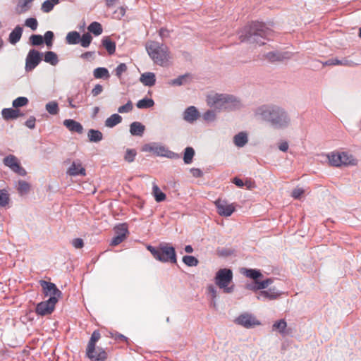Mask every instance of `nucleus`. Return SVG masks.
Here are the masks:
<instances>
[{"instance_id":"1","label":"nucleus","mask_w":361,"mask_h":361,"mask_svg":"<svg viewBox=\"0 0 361 361\" xmlns=\"http://www.w3.org/2000/svg\"><path fill=\"white\" fill-rule=\"evenodd\" d=\"M256 116L262 121L269 122L274 128L283 129L290 124V118L287 112L277 106H262L257 109Z\"/></svg>"},{"instance_id":"2","label":"nucleus","mask_w":361,"mask_h":361,"mask_svg":"<svg viewBox=\"0 0 361 361\" xmlns=\"http://www.w3.org/2000/svg\"><path fill=\"white\" fill-rule=\"evenodd\" d=\"M245 35H240L242 42L248 41L250 43H257L259 45L264 44L262 39L267 38L271 32L261 23H253L245 30Z\"/></svg>"},{"instance_id":"3","label":"nucleus","mask_w":361,"mask_h":361,"mask_svg":"<svg viewBox=\"0 0 361 361\" xmlns=\"http://www.w3.org/2000/svg\"><path fill=\"white\" fill-rule=\"evenodd\" d=\"M148 54L153 61L161 66H167L171 59L169 48L156 42H150L146 46Z\"/></svg>"},{"instance_id":"4","label":"nucleus","mask_w":361,"mask_h":361,"mask_svg":"<svg viewBox=\"0 0 361 361\" xmlns=\"http://www.w3.org/2000/svg\"><path fill=\"white\" fill-rule=\"evenodd\" d=\"M147 249L150 252L153 257L159 262L173 264L177 262L175 248L169 243H162L157 247L148 245Z\"/></svg>"},{"instance_id":"5","label":"nucleus","mask_w":361,"mask_h":361,"mask_svg":"<svg viewBox=\"0 0 361 361\" xmlns=\"http://www.w3.org/2000/svg\"><path fill=\"white\" fill-rule=\"evenodd\" d=\"M101 335L98 330L92 334L86 348V355L92 361H105L107 353L100 347L96 348V343L100 339Z\"/></svg>"},{"instance_id":"6","label":"nucleus","mask_w":361,"mask_h":361,"mask_svg":"<svg viewBox=\"0 0 361 361\" xmlns=\"http://www.w3.org/2000/svg\"><path fill=\"white\" fill-rule=\"evenodd\" d=\"M328 159L331 166L339 167L341 166H355L357 161L351 154L347 152H333L328 154Z\"/></svg>"},{"instance_id":"7","label":"nucleus","mask_w":361,"mask_h":361,"mask_svg":"<svg viewBox=\"0 0 361 361\" xmlns=\"http://www.w3.org/2000/svg\"><path fill=\"white\" fill-rule=\"evenodd\" d=\"M240 272L246 277L252 279L255 281V285L251 288L252 290L264 289L273 282L271 279L259 281V279L262 277V274L257 269L243 268L241 269Z\"/></svg>"},{"instance_id":"8","label":"nucleus","mask_w":361,"mask_h":361,"mask_svg":"<svg viewBox=\"0 0 361 361\" xmlns=\"http://www.w3.org/2000/svg\"><path fill=\"white\" fill-rule=\"evenodd\" d=\"M233 279V272L229 269H219L215 276V283L220 288H223L224 291L230 293L233 291V286L228 287L229 283Z\"/></svg>"},{"instance_id":"9","label":"nucleus","mask_w":361,"mask_h":361,"mask_svg":"<svg viewBox=\"0 0 361 361\" xmlns=\"http://www.w3.org/2000/svg\"><path fill=\"white\" fill-rule=\"evenodd\" d=\"M39 284L42 288L43 293L45 297H49V298H52L54 297L57 300V302L59 301L62 293L54 283L41 280L39 281Z\"/></svg>"},{"instance_id":"10","label":"nucleus","mask_w":361,"mask_h":361,"mask_svg":"<svg viewBox=\"0 0 361 361\" xmlns=\"http://www.w3.org/2000/svg\"><path fill=\"white\" fill-rule=\"evenodd\" d=\"M3 162L5 166L18 175L22 176L26 175V171L20 166L19 160L16 156L13 154L6 156L4 158Z\"/></svg>"},{"instance_id":"11","label":"nucleus","mask_w":361,"mask_h":361,"mask_svg":"<svg viewBox=\"0 0 361 361\" xmlns=\"http://www.w3.org/2000/svg\"><path fill=\"white\" fill-rule=\"evenodd\" d=\"M57 300L55 298H49L46 301L41 302L36 307V313L41 316L50 314L54 310Z\"/></svg>"},{"instance_id":"12","label":"nucleus","mask_w":361,"mask_h":361,"mask_svg":"<svg viewBox=\"0 0 361 361\" xmlns=\"http://www.w3.org/2000/svg\"><path fill=\"white\" fill-rule=\"evenodd\" d=\"M235 323L246 329H250L260 324L255 316L249 313H243L235 319Z\"/></svg>"},{"instance_id":"13","label":"nucleus","mask_w":361,"mask_h":361,"mask_svg":"<svg viewBox=\"0 0 361 361\" xmlns=\"http://www.w3.org/2000/svg\"><path fill=\"white\" fill-rule=\"evenodd\" d=\"M214 204L218 214L222 216H230L235 210V205L233 203L229 204L226 200L218 199Z\"/></svg>"},{"instance_id":"14","label":"nucleus","mask_w":361,"mask_h":361,"mask_svg":"<svg viewBox=\"0 0 361 361\" xmlns=\"http://www.w3.org/2000/svg\"><path fill=\"white\" fill-rule=\"evenodd\" d=\"M42 61V54L35 49H31L26 57L25 70H33Z\"/></svg>"},{"instance_id":"15","label":"nucleus","mask_w":361,"mask_h":361,"mask_svg":"<svg viewBox=\"0 0 361 361\" xmlns=\"http://www.w3.org/2000/svg\"><path fill=\"white\" fill-rule=\"evenodd\" d=\"M230 101V97L224 94H211L207 97V102L210 106H221Z\"/></svg>"},{"instance_id":"16","label":"nucleus","mask_w":361,"mask_h":361,"mask_svg":"<svg viewBox=\"0 0 361 361\" xmlns=\"http://www.w3.org/2000/svg\"><path fill=\"white\" fill-rule=\"evenodd\" d=\"M67 174L71 176H85V169L82 166L80 161H73L67 170Z\"/></svg>"},{"instance_id":"17","label":"nucleus","mask_w":361,"mask_h":361,"mask_svg":"<svg viewBox=\"0 0 361 361\" xmlns=\"http://www.w3.org/2000/svg\"><path fill=\"white\" fill-rule=\"evenodd\" d=\"M198 117L199 113L197 109L193 106L187 108L183 114L184 120L190 123L195 121Z\"/></svg>"},{"instance_id":"18","label":"nucleus","mask_w":361,"mask_h":361,"mask_svg":"<svg viewBox=\"0 0 361 361\" xmlns=\"http://www.w3.org/2000/svg\"><path fill=\"white\" fill-rule=\"evenodd\" d=\"M63 125L71 132H76L78 133H82V126L73 119H66L63 121Z\"/></svg>"},{"instance_id":"19","label":"nucleus","mask_w":361,"mask_h":361,"mask_svg":"<svg viewBox=\"0 0 361 361\" xmlns=\"http://www.w3.org/2000/svg\"><path fill=\"white\" fill-rule=\"evenodd\" d=\"M140 82L146 86H153L156 82V77L154 73L147 72L141 75Z\"/></svg>"},{"instance_id":"20","label":"nucleus","mask_w":361,"mask_h":361,"mask_svg":"<svg viewBox=\"0 0 361 361\" xmlns=\"http://www.w3.org/2000/svg\"><path fill=\"white\" fill-rule=\"evenodd\" d=\"M22 33L23 28L20 26L17 25L9 35V42L12 44H16L20 39Z\"/></svg>"},{"instance_id":"21","label":"nucleus","mask_w":361,"mask_h":361,"mask_svg":"<svg viewBox=\"0 0 361 361\" xmlns=\"http://www.w3.org/2000/svg\"><path fill=\"white\" fill-rule=\"evenodd\" d=\"M1 114L5 120L16 119L21 116L19 110L12 108L4 109Z\"/></svg>"},{"instance_id":"22","label":"nucleus","mask_w":361,"mask_h":361,"mask_svg":"<svg viewBox=\"0 0 361 361\" xmlns=\"http://www.w3.org/2000/svg\"><path fill=\"white\" fill-rule=\"evenodd\" d=\"M145 127L140 122H133L130 126V132L133 135L142 136Z\"/></svg>"},{"instance_id":"23","label":"nucleus","mask_w":361,"mask_h":361,"mask_svg":"<svg viewBox=\"0 0 361 361\" xmlns=\"http://www.w3.org/2000/svg\"><path fill=\"white\" fill-rule=\"evenodd\" d=\"M31 4L26 1V0H18V2L15 8V12L18 15L24 13L30 10Z\"/></svg>"},{"instance_id":"24","label":"nucleus","mask_w":361,"mask_h":361,"mask_svg":"<svg viewBox=\"0 0 361 361\" xmlns=\"http://www.w3.org/2000/svg\"><path fill=\"white\" fill-rule=\"evenodd\" d=\"M279 294L274 290H262L257 295L258 300H274L276 299Z\"/></svg>"},{"instance_id":"25","label":"nucleus","mask_w":361,"mask_h":361,"mask_svg":"<svg viewBox=\"0 0 361 361\" xmlns=\"http://www.w3.org/2000/svg\"><path fill=\"white\" fill-rule=\"evenodd\" d=\"M247 136L245 133L240 132L233 138V142L237 147H242L247 142Z\"/></svg>"},{"instance_id":"26","label":"nucleus","mask_w":361,"mask_h":361,"mask_svg":"<svg viewBox=\"0 0 361 361\" xmlns=\"http://www.w3.org/2000/svg\"><path fill=\"white\" fill-rule=\"evenodd\" d=\"M87 137L90 142H98L103 139L102 133L97 130L90 129L87 133Z\"/></svg>"},{"instance_id":"27","label":"nucleus","mask_w":361,"mask_h":361,"mask_svg":"<svg viewBox=\"0 0 361 361\" xmlns=\"http://www.w3.org/2000/svg\"><path fill=\"white\" fill-rule=\"evenodd\" d=\"M80 35L77 31H72L67 34L66 37V43L68 44H76L79 43Z\"/></svg>"},{"instance_id":"28","label":"nucleus","mask_w":361,"mask_h":361,"mask_svg":"<svg viewBox=\"0 0 361 361\" xmlns=\"http://www.w3.org/2000/svg\"><path fill=\"white\" fill-rule=\"evenodd\" d=\"M265 59L270 62L282 61L288 58L284 54L278 52H269L264 56Z\"/></svg>"},{"instance_id":"29","label":"nucleus","mask_w":361,"mask_h":361,"mask_svg":"<svg viewBox=\"0 0 361 361\" xmlns=\"http://www.w3.org/2000/svg\"><path fill=\"white\" fill-rule=\"evenodd\" d=\"M122 121V118L117 114H112L105 121V126L108 128H113L117 124L120 123Z\"/></svg>"},{"instance_id":"30","label":"nucleus","mask_w":361,"mask_h":361,"mask_svg":"<svg viewBox=\"0 0 361 361\" xmlns=\"http://www.w3.org/2000/svg\"><path fill=\"white\" fill-rule=\"evenodd\" d=\"M93 75L97 79H108L110 77L109 71L106 68H97L93 71Z\"/></svg>"},{"instance_id":"31","label":"nucleus","mask_w":361,"mask_h":361,"mask_svg":"<svg viewBox=\"0 0 361 361\" xmlns=\"http://www.w3.org/2000/svg\"><path fill=\"white\" fill-rule=\"evenodd\" d=\"M152 195L157 202H160L166 200V195L161 191L158 185L154 183L152 187Z\"/></svg>"},{"instance_id":"32","label":"nucleus","mask_w":361,"mask_h":361,"mask_svg":"<svg viewBox=\"0 0 361 361\" xmlns=\"http://www.w3.org/2000/svg\"><path fill=\"white\" fill-rule=\"evenodd\" d=\"M116 235L126 238L128 234V226L126 224H121L114 228Z\"/></svg>"},{"instance_id":"33","label":"nucleus","mask_w":361,"mask_h":361,"mask_svg":"<svg viewBox=\"0 0 361 361\" xmlns=\"http://www.w3.org/2000/svg\"><path fill=\"white\" fill-rule=\"evenodd\" d=\"M102 44L109 54H114L116 51V44L111 41L109 37H105L102 39Z\"/></svg>"},{"instance_id":"34","label":"nucleus","mask_w":361,"mask_h":361,"mask_svg":"<svg viewBox=\"0 0 361 361\" xmlns=\"http://www.w3.org/2000/svg\"><path fill=\"white\" fill-rule=\"evenodd\" d=\"M44 60L45 62L49 63L52 66H56L59 62V59H58V56H57L56 54H55L54 52L51 51H47L44 54Z\"/></svg>"},{"instance_id":"35","label":"nucleus","mask_w":361,"mask_h":361,"mask_svg":"<svg viewBox=\"0 0 361 361\" xmlns=\"http://www.w3.org/2000/svg\"><path fill=\"white\" fill-rule=\"evenodd\" d=\"M195 155V150L192 147H188L185 149L183 161L185 164H189L192 162L193 157Z\"/></svg>"},{"instance_id":"36","label":"nucleus","mask_w":361,"mask_h":361,"mask_svg":"<svg viewBox=\"0 0 361 361\" xmlns=\"http://www.w3.org/2000/svg\"><path fill=\"white\" fill-rule=\"evenodd\" d=\"M88 30L94 35H99L102 32V27L99 23L93 22L88 26Z\"/></svg>"},{"instance_id":"37","label":"nucleus","mask_w":361,"mask_h":361,"mask_svg":"<svg viewBox=\"0 0 361 361\" xmlns=\"http://www.w3.org/2000/svg\"><path fill=\"white\" fill-rule=\"evenodd\" d=\"M154 104V101L152 99L145 98L139 100L136 106L138 109H147L152 107Z\"/></svg>"},{"instance_id":"38","label":"nucleus","mask_w":361,"mask_h":361,"mask_svg":"<svg viewBox=\"0 0 361 361\" xmlns=\"http://www.w3.org/2000/svg\"><path fill=\"white\" fill-rule=\"evenodd\" d=\"M10 201L9 194L5 189L0 190V206L6 207Z\"/></svg>"},{"instance_id":"39","label":"nucleus","mask_w":361,"mask_h":361,"mask_svg":"<svg viewBox=\"0 0 361 361\" xmlns=\"http://www.w3.org/2000/svg\"><path fill=\"white\" fill-rule=\"evenodd\" d=\"M286 326V322L284 319H280L273 324V329L277 330L279 333L283 334Z\"/></svg>"},{"instance_id":"40","label":"nucleus","mask_w":361,"mask_h":361,"mask_svg":"<svg viewBox=\"0 0 361 361\" xmlns=\"http://www.w3.org/2000/svg\"><path fill=\"white\" fill-rule=\"evenodd\" d=\"M46 110L51 115H56L59 109L56 102H50L46 104Z\"/></svg>"},{"instance_id":"41","label":"nucleus","mask_w":361,"mask_h":361,"mask_svg":"<svg viewBox=\"0 0 361 361\" xmlns=\"http://www.w3.org/2000/svg\"><path fill=\"white\" fill-rule=\"evenodd\" d=\"M183 262L188 267H195L198 264V259L191 255H186L183 257Z\"/></svg>"},{"instance_id":"42","label":"nucleus","mask_w":361,"mask_h":361,"mask_svg":"<svg viewBox=\"0 0 361 361\" xmlns=\"http://www.w3.org/2000/svg\"><path fill=\"white\" fill-rule=\"evenodd\" d=\"M190 78V74H185V75L179 76L178 78H177L174 80H172L169 83L171 85L179 86V85L184 84L186 82L187 79H188Z\"/></svg>"},{"instance_id":"43","label":"nucleus","mask_w":361,"mask_h":361,"mask_svg":"<svg viewBox=\"0 0 361 361\" xmlns=\"http://www.w3.org/2000/svg\"><path fill=\"white\" fill-rule=\"evenodd\" d=\"M92 40V37L91 35L88 32L82 35V37L80 39V44L82 47H88Z\"/></svg>"},{"instance_id":"44","label":"nucleus","mask_w":361,"mask_h":361,"mask_svg":"<svg viewBox=\"0 0 361 361\" xmlns=\"http://www.w3.org/2000/svg\"><path fill=\"white\" fill-rule=\"evenodd\" d=\"M28 103L27 98L25 97H19L13 100V106L15 108L21 107L25 106Z\"/></svg>"},{"instance_id":"45","label":"nucleus","mask_w":361,"mask_h":361,"mask_svg":"<svg viewBox=\"0 0 361 361\" xmlns=\"http://www.w3.org/2000/svg\"><path fill=\"white\" fill-rule=\"evenodd\" d=\"M30 41L32 45L33 46H39L43 43V37L39 35H32L30 37Z\"/></svg>"},{"instance_id":"46","label":"nucleus","mask_w":361,"mask_h":361,"mask_svg":"<svg viewBox=\"0 0 361 361\" xmlns=\"http://www.w3.org/2000/svg\"><path fill=\"white\" fill-rule=\"evenodd\" d=\"M54 5L56 4L52 1L47 0L42 5V10L44 13H49L54 8Z\"/></svg>"},{"instance_id":"47","label":"nucleus","mask_w":361,"mask_h":361,"mask_svg":"<svg viewBox=\"0 0 361 361\" xmlns=\"http://www.w3.org/2000/svg\"><path fill=\"white\" fill-rule=\"evenodd\" d=\"M25 25L32 30H35L37 28L38 23L36 18H29L25 20Z\"/></svg>"},{"instance_id":"48","label":"nucleus","mask_w":361,"mask_h":361,"mask_svg":"<svg viewBox=\"0 0 361 361\" xmlns=\"http://www.w3.org/2000/svg\"><path fill=\"white\" fill-rule=\"evenodd\" d=\"M18 190L21 194L27 193L30 190V185L24 180H20L18 182Z\"/></svg>"},{"instance_id":"49","label":"nucleus","mask_w":361,"mask_h":361,"mask_svg":"<svg viewBox=\"0 0 361 361\" xmlns=\"http://www.w3.org/2000/svg\"><path fill=\"white\" fill-rule=\"evenodd\" d=\"M136 156V151L132 149H128L126 150L124 159L128 162H132L134 161Z\"/></svg>"},{"instance_id":"50","label":"nucleus","mask_w":361,"mask_h":361,"mask_svg":"<svg viewBox=\"0 0 361 361\" xmlns=\"http://www.w3.org/2000/svg\"><path fill=\"white\" fill-rule=\"evenodd\" d=\"M133 109V104L131 101H128L125 105L121 106L118 109V111L121 114L128 113Z\"/></svg>"},{"instance_id":"51","label":"nucleus","mask_w":361,"mask_h":361,"mask_svg":"<svg viewBox=\"0 0 361 361\" xmlns=\"http://www.w3.org/2000/svg\"><path fill=\"white\" fill-rule=\"evenodd\" d=\"M127 71V66L126 65V63H120L116 68L115 70V72H116V75L118 78H121V75L123 74V73L126 72Z\"/></svg>"},{"instance_id":"52","label":"nucleus","mask_w":361,"mask_h":361,"mask_svg":"<svg viewBox=\"0 0 361 361\" xmlns=\"http://www.w3.org/2000/svg\"><path fill=\"white\" fill-rule=\"evenodd\" d=\"M54 39V33L51 31H47L44 34V42L48 47H51L52 45V42Z\"/></svg>"},{"instance_id":"53","label":"nucleus","mask_w":361,"mask_h":361,"mask_svg":"<svg viewBox=\"0 0 361 361\" xmlns=\"http://www.w3.org/2000/svg\"><path fill=\"white\" fill-rule=\"evenodd\" d=\"M305 193V190L300 188H295L291 193V196L296 200H298Z\"/></svg>"},{"instance_id":"54","label":"nucleus","mask_w":361,"mask_h":361,"mask_svg":"<svg viewBox=\"0 0 361 361\" xmlns=\"http://www.w3.org/2000/svg\"><path fill=\"white\" fill-rule=\"evenodd\" d=\"M72 245L75 248L80 249L84 246V242L82 238H75L72 240Z\"/></svg>"},{"instance_id":"55","label":"nucleus","mask_w":361,"mask_h":361,"mask_svg":"<svg viewBox=\"0 0 361 361\" xmlns=\"http://www.w3.org/2000/svg\"><path fill=\"white\" fill-rule=\"evenodd\" d=\"M112 338H114L116 341H118L120 342H123V343L128 342V338L126 336H125L123 334H118V333L114 334L112 336Z\"/></svg>"},{"instance_id":"56","label":"nucleus","mask_w":361,"mask_h":361,"mask_svg":"<svg viewBox=\"0 0 361 361\" xmlns=\"http://www.w3.org/2000/svg\"><path fill=\"white\" fill-rule=\"evenodd\" d=\"M102 91H103V87L101 85L97 84L92 90V94L94 97H96V96L99 95V94H101L102 92Z\"/></svg>"},{"instance_id":"57","label":"nucleus","mask_w":361,"mask_h":361,"mask_svg":"<svg viewBox=\"0 0 361 361\" xmlns=\"http://www.w3.org/2000/svg\"><path fill=\"white\" fill-rule=\"evenodd\" d=\"M124 240H125V238H123L121 236L116 235L112 238L110 245L111 246H116V245H119L120 243H121Z\"/></svg>"},{"instance_id":"58","label":"nucleus","mask_w":361,"mask_h":361,"mask_svg":"<svg viewBox=\"0 0 361 361\" xmlns=\"http://www.w3.org/2000/svg\"><path fill=\"white\" fill-rule=\"evenodd\" d=\"M190 172L192 174V176L195 178L202 177L203 175L202 171L200 169L197 168L190 169Z\"/></svg>"},{"instance_id":"59","label":"nucleus","mask_w":361,"mask_h":361,"mask_svg":"<svg viewBox=\"0 0 361 361\" xmlns=\"http://www.w3.org/2000/svg\"><path fill=\"white\" fill-rule=\"evenodd\" d=\"M355 65L354 62L348 60V59H343L342 60L339 61V66H353Z\"/></svg>"},{"instance_id":"60","label":"nucleus","mask_w":361,"mask_h":361,"mask_svg":"<svg viewBox=\"0 0 361 361\" xmlns=\"http://www.w3.org/2000/svg\"><path fill=\"white\" fill-rule=\"evenodd\" d=\"M35 121L36 120L35 117H30L25 122L26 126L30 129H33L35 127Z\"/></svg>"},{"instance_id":"61","label":"nucleus","mask_w":361,"mask_h":361,"mask_svg":"<svg viewBox=\"0 0 361 361\" xmlns=\"http://www.w3.org/2000/svg\"><path fill=\"white\" fill-rule=\"evenodd\" d=\"M339 59H331L326 61L324 66H339Z\"/></svg>"},{"instance_id":"62","label":"nucleus","mask_w":361,"mask_h":361,"mask_svg":"<svg viewBox=\"0 0 361 361\" xmlns=\"http://www.w3.org/2000/svg\"><path fill=\"white\" fill-rule=\"evenodd\" d=\"M169 30L166 28H161L159 30V35L161 38H166L169 37Z\"/></svg>"},{"instance_id":"63","label":"nucleus","mask_w":361,"mask_h":361,"mask_svg":"<svg viewBox=\"0 0 361 361\" xmlns=\"http://www.w3.org/2000/svg\"><path fill=\"white\" fill-rule=\"evenodd\" d=\"M214 118V113L212 111H207L204 114V118L205 120H210Z\"/></svg>"},{"instance_id":"64","label":"nucleus","mask_w":361,"mask_h":361,"mask_svg":"<svg viewBox=\"0 0 361 361\" xmlns=\"http://www.w3.org/2000/svg\"><path fill=\"white\" fill-rule=\"evenodd\" d=\"M233 183L235 184L238 187L242 188L244 186V182L243 180L238 178H234L233 180Z\"/></svg>"}]
</instances>
